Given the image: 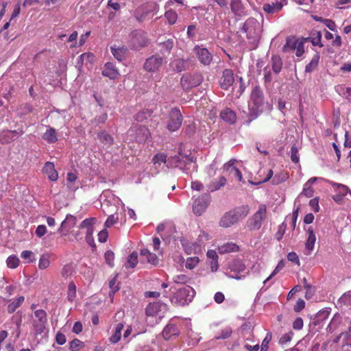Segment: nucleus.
<instances>
[{"label": "nucleus", "mask_w": 351, "mask_h": 351, "mask_svg": "<svg viewBox=\"0 0 351 351\" xmlns=\"http://www.w3.org/2000/svg\"><path fill=\"white\" fill-rule=\"evenodd\" d=\"M43 139L48 143H54L58 141L57 133L54 128H49L43 135Z\"/></svg>", "instance_id": "obj_27"}, {"label": "nucleus", "mask_w": 351, "mask_h": 351, "mask_svg": "<svg viewBox=\"0 0 351 351\" xmlns=\"http://www.w3.org/2000/svg\"><path fill=\"white\" fill-rule=\"evenodd\" d=\"M239 250V245L232 242H228L218 247V250L220 254L235 252H238Z\"/></svg>", "instance_id": "obj_25"}, {"label": "nucleus", "mask_w": 351, "mask_h": 351, "mask_svg": "<svg viewBox=\"0 0 351 351\" xmlns=\"http://www.w3.org/2000/svg\"><path fill=\"white\" fill-rule=\"evenodd\" d=\"M138 263V254L136 252L130 254L127 259V262L125 263L126 268H134Z\"/></svg>", "instance_id": "obj_42"}, {"label": "nucleus", "mask_w": 351, "mask_h": 351, "mask_svg": "<svg viewBox=\"0 0 351 351\" xmlns=\"http://www.w3.org/2000/svg\"><path fill=\"white\" fill-rule=\"evenodd\" d=\"M179 335L178 327L173 324H167L162 330V336L165 340H169Z\"/></svg>", "instance_id": "obj_19"}, {"label": "nucleus", "mask_w": 351, "mask_h": 351, "mask_svg": "<svg viewBox=\"0 0 351 351\" xmlns=\"http://www.w3.org/2000/svg\"><path fill=\"white\" fill-rule=\"evenodd\" d=\"M34 315L36 320L33 322L34 329L36 334H40L44 331L47 322V313L43 309L35 311Z\"/></svg>", "instance_id": "obj_10"}, {"label": "nucleus", "mask_w": 351, "mask_h": 351, "mask_svg": "<svg viewBox=\"0 0 351 351\" xmlns=\"http://www.w3.org/2000/svg\"><path fill=\"white\" fill-rule=\"evenodd\" d=\"M298 150L295 145H293L291 148V159L292 162L298 163L299 162V157L298 156Z\"/></svg>", "instance_id": "obj_64"}, {"label": "nucleus", "mask_w": 351, "mask_h": 351, "mask_svg": "<svg viewBox=\"0 0 351 351\" xmlns=\"http://www.w3.org/2000/svg\"><path fill=\"white\" fill-rule=\"evenodd\" d=\"M152 162L154 165H160L167 162V156L163 153L157 154L154 156Z\"/></svg>", "instance_id": "obj_54"}, {"label": "nucleus", "mask_w": 351, "mask_h": 351, "mask_svg": "<svg viewBox=\"0 0 351 351\" xmlns=\"http://www.w3.org/2000/svg\"><path fill=\"white\" fill-rule=\"evenodd\" d=\"M77 223V218L72 215H67L65 219L61 223V229L69 232Z\"/></svg>", "instance_id": "obj_21"}, {"label": "nucleus", "mask_w": 351, "mask_h": 351, "mask_svg": "<svg viewBox=\"0 0 351 351\" xmlns=\"http://www.w3.org/2000/svg\"><path fill=\"white\" fill-rule=\"evenodd\" d=\"M15 138L12 136L10 130H4L0 132V143L8 144L14 141Z\"/></svg>", "instance_id": "obj_36"}, {"label": "nucleus", "mask_w": 351, "mask_h": 351, "mask_svg": "<svg viewBox=\"0 0 351 351\" xmlns=\"http://www.w3.org/2000/svg\"><path fill=\"white\" fill-rule=\"evenodd\" d=\"M182 123V115L180 110L174 108L169 112V120L167 128L171 132L177 131L181 126Z\"/></svg>", "instance_id": "obj_7"}, {"label": "nucleus", "mask_w": 351, "mask_h": 351, "mask_svg": "<svg viewBox=\"0 0 351 351\" xmlns=\"http://www.w3.org/2000/svg\"><path fill=\"white\" fill-rule=\"evenodd\" d=\"M160 310V306L157 302L149 303L146 308L145 313L147 316L154 317L156 315Z\"/></svg>", "instance_id": "obj_34"}, {"label": "nucleus", "mask_w": 351, "mask_h": 351, "mask_svg": "<svg viewBox=\"0 0 351 351\" xmlns=\"http://www.w3.org/2000/svg\"><path fill=\"white\" fill-rule=\"evenodd\" d=\"M104 257H105V260H106V263L110 267H113L114 266V252L112 251H111V250H108L105 253Z\"/></svg>", "instance_id": "obj_57"}, {"label": "nucleus", "mask_w": 351, "mask_h": 351, "mask_svg": "<svg viewBox=\"0 0 351 351\" xmlns=\"http://www.w3.org/2000/svg\"><path fill=\"white\" fill-rule=\"evenodd\" d=\"M173 280L176 284H186L190 281V278L185 274H178L173 276Z\"/></svg>", "instance_id": "obj_53"}, {"label": "nucleus", "mask_w": 351, "mask_h": 351, "mask_svg": "<svg viewBox=\"0 0 351 351\" xmlns=\"http://www.w3.org/2000/svg\"><path fill=\"white\" fill-rule=\"evenodd\" d=\"M238 269L239 274H237L234 278L237 280H240L243 277H245L246 274H247V271H246V268L244 264L239 261H234L232 265V270Z\"/></svg>", "instance_id": "obj_23"}, {"label": "nucleus", "mask_w": 351, "mask_h": 351, "mask_svg": "<svg viewBox=\"0 0 351 351\" xmlns=\"http://www.w3.org/2000/svg\"><path fill=\"white\" fill-rule=\"evenodd\" d=\"M320 59V55L319 52H316L312 57L310 62L306 64L305 67V71L306 73H312L314 71L318 66L319 61Z\"/></svg>", "instance_id": "obj_28"}, {"label": "nucleus", "mask_w": 351, "mask_h": 351, "mask_svg": "<svg viewBox=\"0 0 351 351\" xmlns=\"http://www.w3.org/2000/svg\"><path fill=\"white\" fill-rule=\"evenodd\" d=\"M146 15L147 13L143 12V9L142 8H137L134 13L135 18L140 22H142L145 19Z\"/></svg>", "instance_id": "obj_63"}, {"label": "nucleus", "mask_w": 351, "mask_h": 351, "mask_svg": "<svg viewBox=\"0 0 351 351\" xmlns=\"http://www.w3.org/2000/svg\"><path fill=\"white\" fill-rule=\"evenodd\" d=\"M271 340V334L267 333L265 339H263L261 345V351H267L269 348V343Z\"/></svg>", "instance_id": "obj_62"}, {"label": "nucleus", "mask_w": 351, "mask_h": 351, "mask_svg": "<svg viewBox=\"0 0 351 351\" xmlns=\"http://www.w3.org/2000/svg\"><path fill=\"white\" fill-rule=\"evenodd\" d=\"M84 347V342L77 339H73L69 343V349L71 351H79L81 348Z\"/></svg>", "instance_id": "obj_49"}, {"label": "nucleus", "mask_w": 351, "mask_h": 351, "mask_svg": "<svg viewBox=\"0 0 351 351\" xmlns=\"http://www.w3.org/2000/svg\"><path fill=\"white\" fill-rule=\"evenodd\" d=\"M102 75L110 80H114L119 75V73L113 63L107 62L104 64Z\"/></svg>", "instance_id": "obj_16"}, {"label": "nucleus", "mask_w": 351, "mask_h": 351, "mask_svg": "<svg viewBox=\"0 0 351 351\" xmlns=\"http://www.w3.org/2000/svg\"><path fill=\"white\" fill-rule=\"evenodd\" d=\"M123 327L124 324L123 323H119L116 326L114 334L109 338L111 343H116L120 341Z\"/></svg>", "instance_id": "obj_37"}, {"label": "nucleus", "mask_w": 351, "mask_h": 351, "mask_svg": "<svg viewBox=\"0 0 351 351\" xmlns=\"http://www.w3.org/2000/svg\"><path fill=\"white\" fill-rule=\"evenodd\" d=\"M128 134L138 143H145L150 136L149 129L143 125H135L129 129Z\"/></svg>", "instance_id": "obj_5"}, {"label": "nucleus", "mask_w": 351, "mask_h": 351, "mask_svg": "<svg viewBox=\"0 0 351 351\" xmlns=\"http://www.w3.org/2000/svg\"><path fill=\"white\" fill-rule=\"evenodd\" d=\"M286 229L287 223L286 222L284 221L280 225L278 226V230L275 234L276 239H277L278 241H280L285 233Z\"/></svg>", "instance_id": "obj_55"}, {"label": "nucleus", "mask_w": 351, "mask_h": 351, "mask_svg": "<svg viewBox=\"0 0 351 351\" xmlns=\"http://www.w3.org/2000/svg\"><path fill=\"white\" fill-rule=\"evenodd\" d=\"M289 178V174L287 172L281 171L277 173L273 178L271 182L273 184L278 185L285 182Z\"/></svg>", "instance_id": "obj_41"}, {"label": "nucleus", "mask_w": 351, "mask_h": 351, "mask_svg": "<svg viewBox=\"0 0 351 351\" xmlns=\"http://www.w3.org/2000/svg\"><path fill=\"white\" fill-rule=\"evenodd\" d=\"M193 51L201 64L204 66H208L211 64L213 57L206 48L195 45Z\"/></svg>", "instance_id": "obj_8"}, {"label": "nucleus", "mask_w": 351, "mask_h": 351, "mask_svg": "<svg viewBox=\"0 0 351 351\" xmlns=\"http://www.w3.org/2000/svg\"><path fill=\"white\" fill-rule=\"evenodd\" d=\"M165 17L167 20L169 25H173L177 21L178 14L176 11L169 10L165 13Z\"/></svg>", "instance_id": "obj_45"}, {"label": "nucleus", "mask_w": 351, "mask_h": 351, "mask_svg": "<svg viewBox=\"0 0 351 351\" xmlns=\"http://www.w3.org/2000/svg\"><path fill=\"white\" fill-rule=\"evenodd\" d=\"M282 8V5L281 3H278L276 5L274 4H265L263 5V10L269 14H273L275 12H278Z\"/></svg>", "instance_id": "obj_44"}, {"label": "nucleus", "mask_w": 351, "mask_h": 351, "mask_svg": "<svg viewBox=\"0 0 351 351\" xmlns=\"http://www.w3.org/2000/svg\"><path fill=\"white\" fill-rule=\"evenodd\" d=\"M230 8L231 11L237 16L247 15V10L241 0H232L230 2Z\"/></svg>", "instance_id": "obj_15"}, {"label": "nucleus", "mask_w": 351, "mask_h": 351, "mask_svg": "<svg viewBox=\"0 0 351 351\" xmlns=\"http://www.w3.org/2000/svg\"><path fill=\"white\" fill-rule=\"evenodd\" d=\"M199 262V259L197 256L189 257L186 259L185 267L189 269H193L195 268Z\"/></svg>", "instance_id": "obj_51"}, {"label": "nucleus", "mask_w": 351, "mask_h": 351, "mask_svg": "<svg viewBox=\"0 0 351 351\" xmlns=\"http://www.w3.org/2000/svg\"><path fill=\"white\" fill-rule=\"evenodd\" d=\"M195 295V291L191 286H186L177 290L171 301L179 306H184L191 302Z\"/></svg>", "instance_id": "obj_2"}, {"label": "nucleus", "mask_w": 351, "mask_h": 351, "mask_svg": "<svg viewBox=\"0 0 351 351\" xmlns=\"http://www.w3.org/2000/svg\"><path fill=\"white\" fill-rule=\"evenodd\" d=\"M164 58L158 54H154L147 58L143 64V69L149 73H156L159 71Z\"/></svg>", "instance_id": "obj_6"}, {"label": "nucleus", "mask_w": 351, "mask_h": 351, "mask_svg": "<svg viewBox=\"0 0 351 351\" xmlns=\"http://www.w3.org/2000/svg\"><path fill=\"white\" fill-rule=\"evenodd\" d=\"M210 202L208 195H204L196 199L193 205V213L196 215H201L207 208Z\"/></svg>", "instance_id": "obj_12"}, {"label": "nucleus", "mask_w": 351, "mask_h": 351, "mask_svg": "<svg viewBox=\"0 0 351 351\" xmlns=\"http://www.w3.org/2000/svg\"><path fill=\"white\" fill-rule=\"evenodd\" d=\"M267 207L265 204H261L258 210L248 219V226L251 230H259L263 221L265 219Z\"/></svg>", "instance_id": "obj_4"}, {"label": "nucleus", "mask_w": 351, "mask_h": 351, "mask_svg": "<svg viewBox=\"0 0 351 351\" xmlns=\"http://www.w3.org/2000/svg\"><path fill=\"white\" fill-rule=\"evenodd\" d=\"M76 297V286L75 283L71 281L68 285L67 298L69 301L73 302Z\"/></svg>", "instance_id": "obj_47"}, {"label": "nucleus", "mask_w": 351, "mask_h": 351, "mask_svg": "<svg viewBox=\"0 0 351 351\" xmlns=\"http://www.w3.org/2000/svg\"><path fill=\"white\" fill-rule=\"evenodd\" d=\"M285 263L284 261L282 260L280 261L277 266L276 267V268L274 269V270L273 271V272L271 274V275L264 281V283H265L267 281L269 280L271 278H273L278 272H279L281 269H282V268H284L285 267Z\"/></svg>", "instance_id": "obj_60"}, {"label": "nucleus", "mask_w": 351, "mask_h": 351, "mask_svg": "<svg viewBox=\"0 0 351 351\" xmlns=\"http://www.w3.org/2000/svg\"><path fill=\"white\" fill-rule=\"evenodd\" d=\"M315 241L316 237L315 234H314L313 229L308 228V239L306 241L305 246L306 250H308L309 252H311L313 250Z\"/></svg>", "instance_id": "obj_32"}, {"label": "nucleus", "mask_w": 351, "mask_h": 351, "mask_svg": "<svg viewBox=\"0 0 351 351\" xmlns=\"http://www.w3.org/2000/svg\"><path fill=\"white\" fill-rule=\"evenodd\" d=\"M250 99L256 108H259L263 104L264 95L259 85H256L253 88L251 92Z\"/></svg>", "instance_id": "obj_14"}, {"label": "nucleus", "mask_w": 351, "mask_h": 351, "mask_svg": "<svg viewBox=\"0 0 351 351\" xmlns=\"http://www.w3.org/2000/svg\"><path fill=\"white\" fill-rule=\"evenodd\" d=\"M235 161L236 160L234 159L230 160L228 163L224 165V169L229 172L230 176L237 178L239 181H241V172L239 169L233 166Z\"/></svg>", "instance_id": "obj_18"}, {"label": "nucleus", "mask_w": 351, "mask_h": 351, "mask_svg": "<svg viewBox=\"0 0 351 351\" xmlns=\"http://www.w3.org/2000/svg\"><path fill=\"white\" fill-rule=\"evenodd\" d=\"M98 138L104 145L110 146L113 144V138L106 131H101L98 133Z\"/></svg>", "instance_id": "obj_38"}, {"label": "nucleus", "mask_w": 351, "mask_h": 351, "mask_svg": "<svg viewBox=\"0 0 351 351\" xmlns=\"http://www.w3.org/2000/svg\"><path fill=\"white\" fill-rule=\"evenodd\" d=\"M322 34L320 31L314 30L311 33L310 37L307 38L306 40H311V43L314 46H319L322 47L324 45L322 43Z\"/></svg>", "instance_id": "obj_30"}, {"label": "nucleus", "mask_w": 351, "mask_h": 351, "mask_svg": "<svg viewBox=\"0 0 351 351\" xmlns=\"http://www.w3.org/2000/svg\"><path fill=\"white\" fill-rule=\"evenodd\" d=\"M220 116L222 119L225 121L229 122L230 123H234L236 121L237 116L235 112L230 108H226L223 110Z\"/></svg>", "instance_id": "obj_29"}, {"label": "nucleus", "mask_w": 351, "mask_h": 351, "mask_svg": "<svg viewBox=\"0 0 351 351\" xmlns=\"http://www.w3.org/2000/svg\"><path fill=\"white\" fill-rule=\"evenodd\" d=\"M160 45L162 47L161 51H162L163 53H169L174 45V42L172 38H169L162 43H160Z\"/></svg>", "instance_id": "obj_48"}, {"label": "nucleus", "mask_w": 351, "mask_h": 351, "mask_svg": "<svg viewBox=\"0 0 351 351\" xmlns=\"http://www.w3.org/2000/svg\"><path fill=\"white\" fill-rule=\"evenodd\" d=\"M238 269L239 274H237L234 278L237 280H240L243 277H245L246 274H247V271H246V268L244 264L239 261H234L232 265V270Z\"/></svg>", "instance_id": "obj_24"}, {"label": "nucleus", "mask_w": 351, "mask_h": 351, "mask_svg": "<svg viewBox=\"0 0 351 351\" xmlns=\"http://www.w3.org/2000/svg\"><path fill=\"white\" fill-rule=\"evenodd\" d=\"M95 218H87L82 221L80 223V228L82 229L85 228L86 232H89L90 230H93V225L94 223Z\"/></svg>", "instance_id": "obj_50"}, {"label": "nucleus", "mask_w": 351, "mask_h": 351, "mask_svg": "<svg viewBox=\"0 0 351 351\" xmlns=\"http://www.w3.org/2000/svg\"><path fill=\"white\" fill-rule=\"evenodd\" d=\"M50 265L49 258L48 255L43 254L40 256L38 262V267L40 269H45L47 268Z\"/></svg>", "instance_id": "obj_52"}, {"label": "nucleus", "mask_w": 351, "mask_h": 351, "mask_svg": "<svg viewBox=\"0 0 351 351\" xmlns=\"http://www.w3.org/2000/svg\"><path fill=\"white\" fill-rule=\"evenodd\" d=\"M298 41L299 39H297L295 37L287 38L286 40V44L283 46V51L292 52L295 51Z\"/></svg>", "instance_id": "obj_31"}, {"label": "nucleus", "mask_w": 351, "mask_h": 351, "mask_svg": "<svg viewBox=\"0 0 351 351\" xmlns=\"http://www.w3.org/2000/svg\"><path fill=\"white\" fill-rule=\"evenodd\" d=\"M202 81L203 77L199 73H186L181 77L180 84L184 90L188 91L201 84Z\"/></svg>", "instance_id": "obj_3"}, {"label": "nucleus", "mask_w": 351, "mask_h": 351, "mask_svg": "<svg viewBox=\"0 0 351 351\" xmlns=\"http://www.w3.org/2000/svg\"><path fill=\"white\" fill-rule=\"evenodd\" d=\"M43 171L47 175L48 178L52 182L56 181L58 178V173L55 169L53 162H47L43 168Z\"/></svg>", "instance_id": "obj_17"}, {"label": "nucleus", "mask_w": 351, "mask_h": 351, "mask_svg": "<svg viewBox=\"0 0 351 351\" xmlns=\"http://www.w3.org/2000/svg\"><path fill=\"white\" fill-rule=\"evenodd\" d=\"M25 298L19 296L10 303L8 306L7 310L9 313H13L24 302Z\"/></svg>", "instance_id": "obj_35"}, {"label": "nucleus", "mask_w": 351, "mask_h": 351, "mask_svg": "<svg viewBox=\"0 0 351 351\" xmlns=\"http://www.w3.org/2000/svg\"><path fill=\"white\" fill-rule=\"evenodd\" d=\"M110 51L112 53L113 56L119 61H122L125 59L128 49L127 47H116V45L110 47Z\"/></svg>", "instance_id": "obj_20"}, {"label": "nucleus", "mask_w": 351, "mask_h": 351, "mask_svg": "<svg viewBox=\"0 0 351 351\" xmlns=\"http://www.w3.org/2000/svg\"><path fill=\"white\" fill-rule=\"evenodd\" d=\"M140 254L141 256L145 257L149 263L153 265H158V258L157 256L155 254L150 252L147 249H142L140 252Z\"/></svg>", "instance_id": "obj_26"}, {"label": "nucleus", "mask_w": 351, "mask_h": 351, "mask_svg": "<svg viewBox=\"0 0 351 351\" xmlns=\"http://www.w3.org/2000/svg\"><path fill=\"white\" fill-rule=\"evenodd\" d=\"M332 186L335 189L337 193L332 196V199L338 204H343L344 203V198L349 193L351 195V191L349 188L343 184L330 182Z\"/></svg>", "instance_id": "obj_11"}, {"label": "nucleus", "mask_w": 351, "mask_h": 351, "mask_svg": "<svg viewBox=\"0 0 351 351\" xmlns=\"http://www.w3.org/2000/svg\"><path fill=\"white\" fill-rule=\"evenodd\" d=\"M226 183V179L223 176H221L218 181H213L209 185V189L215 191L223 186Z\"/></svg>", "instance_id": "obj_43"}, {"label": "nucleus", "mask_w": 351, "mask_h": 351, "mask_svg": "<svg viewBox=\"0 0 351 351\" xmlns=\"http://www.w3.org/2000/svg\"><path fill=\"white\" fill-rule=\"evenodd\" d=\"M250 213L247 205L237 206L225 213L219 221V226L223 228H230L244 219Z\"/></svg>", "instance_id": "obj_1"}, {"label": "nucleus", "mask_w": 351, "mask_h": 351, "mask_svg": "<svg viewBox=\"0 0 351 351\" xmlns=\"http://www.w3.org/2000/svg\"><path fill=\"white\" fill-rule=\"evenodd\" d=\"M173 71L181 72L185 70V61L182 58L176 59L170 64Z\"/></svg>", "instance_id": "obj_40"}, {"label": "nucleus", "mask_w": 351, "mask_h": 351, "mask_svg": "<svg viewBox=\"0 0 351 351\" xmlns=\"http://www.w3.org/2000/svg\"><path fill=\"white\" fill-rule=\"evenodd\" d=\"M234 82V75L232 69H226L222 72L219 80L220 87L223 90H228L232 86Z\"/></svg>", "instance_id": "obj_13"}, {"label": "nucleus", "mask_w": 351, "mask_h": 351, "mask_svg": "<svg viewBox=\"0 0 351 351\" xmlns=\"http://www.w3.org/2000/svg\"><path fill=\"white\" fill-rule=\"evenodd\" d=\"M258 21L253 18H250L244 23L242 31L246 33L247 38L256 40L258 37Z\"/></svg>", "instance_id": "obj_9"}, {"label": "nucleus", "mask_w": 351, "mask_h": 351, "mask_svg": "<svg viewBox=\"0 0 351 351\" xmlns=\"http://www.w3.org/2000/svg\"><path fill=\"white\" fill-rule=\"evenodd\" d=\"M21 256L23 260L27 261V263H32L35 260L33 252L29 250L23 251Z\"/></svg>", "instance_id": "obj_58"}, {"label": "nucleus", "mask_w": 351, "mask_h": 351, "mask_svg": "<svg viewBox=\"0 0 351 351\" xmlns=\"http://www.w3.org/2000/svg\"><path fill=\"white\" fill-rule=\"evenodd\" d=\"M118 221V216L117 215H110L106 222H105V227L106 228H110L112 226L114 223H116Z\"/></svg>", "instance_id": "obj_61"}, {"label": "nucleus", "mask_w": 351, "mask_h": 351, "mask_svg": "<svg viewBox=\"0 0 351 351\" xmlns=\"http://www.w3.org/2000/svg\"><path fill=\"white\" fill-rule=\"evenodd\" d=\"M152 113L151 110L143 109L135 114L134 119L138 122H143L149 118Z\"/></svg>", "instance_id": "obj_33"}, {"label": "nucleus", "mask_w": 351, "mask_h": 351, "mask_svg": "<svg viewBox=\"0 0 351 351\" xmlns=\"http://www.w3.org/2000/svg\"><path fill=\"white\" fill-rule=\"evenodd\" d=\"M19 264V259L16 256H10L7 259V265L10 268L14 269Z\"/></svg>", "instance_id": "obj_56"}, {"label": "nucleus", "mask_w": 351, "mask_h": 351, "mask_svg": "<svg viewBox=\"0 0 351 351\" xmlns=\"http://www.w3.org/2000/svg\"><path fill=\"white\" fill-rule=\"evenodd\" d=\"M314 191L312 186H309V184H304L303 190L300 193L301 195H304L307 197H311L313 196Z\"/></svg>", "instance_id": "obj_59"}, {"label": "nucleus", "mask_w": 351, "mask_h": 351, "mask_svg": "<svg viewBox=\"0 0 351 351\" xmlns=\"http://www.w3.org/2000/svg\"><path fill=\"white\" fill-rule=\"evenodd\" d=\"M207 256L208 258L211 259V269L213 271H217L218 268V255L215 250H210L207 252Z\"/></svg>", "instance_id": "obj_39"}, {"label": "nucleus", "mask_w": 351, "mask_h": 351, "mask_svg": "<svg viewBox=\"0 0 351 351\" xmlns=\"http://www.w3.org/2000/svg\"><path fill=\"white\" fill-rule=\"evenodd\" d=\"M272 61V69L276 74L279 73L282 69V62L281 59L277 56H273L271 58Z\"/></svg>", "instance_id": "obj_46"}, {"label": "nucleus", "mask_w": 351, "mask_h": 351, "mask_svg": "<svg viewBox=\"0 0 351 351\" xmlns=\"http://www.w3.org/2000/svg\"><path fill=\"white\" fill-rule=\"evenodd\" d=\"M132 43L134 47H146L149 42L144 34L136 33L132 38Z\"/></svg>", "instance_id": "obj_22"}]
</instances>
